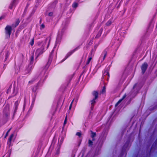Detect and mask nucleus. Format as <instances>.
<instances>
[{"instance_id": "obj_1", "label": "nucleus", "mask_w": 157, "mask_h": 157, "mask_svg": "<svg viewBox=\"0 0 157 157\" xmlns=\"http://www.w3.org/2000/svg\"><path fill=\"white\" fill-rule=\"evenodd\" d=\"M92 94L94 97L90 101L91 105V111L93 110L94 106L96 102V100L98 98L99 93L98 91L94 90L92 92Z\"/></svg>"}, {"instance_id": "obj_2", "label": "nucleus", "mask_w": 157, "mask_h": 157, "mask_svg": "<svg viewBox=\"0 0 157 157\" xmlns=\"http://www.w3.org/2000/svg\"><path fill=\"white\" fill-rule=\"evenodd\" d=\"M47 40V39H46L45 41L40 43V55L43 54L48 48L49 45V44H48L46 48H45Z\"/></svg>"}, {"instance_id": "obj_3", "label": "nucleus", "mask_w": 157, "mask_h": 157, "mask_svg": "<svg viewBox=\"0 0 157 157\" xmlns=\"http://www.w3.org/2000/svg\"><path fill=\"white\" fill-rule=\"evenodd\" d=\"M12 29L11 27L9 25H7L5 28V33L6 37L7 38L10 37L11 34Z\"/></svg>"}, {"instance_id": "obj_4", "label": "nucleus", "mask_w": 157, "mask_h": 157, "mask_svg": "<svg viewBox=\"0 0 157 157\" xmlns=\"http://www.w3.org/2000/svg\"><path fill=\"white\" fill-rule=\"evenodd\" d=\"M78 49V47L75 48L74 49L72 50L70 52H68L64 58L62 60V62L66 60L68 57L70 56L73 53H74L75 51H77Z\"/></svg>"}, {"instance_id": "obj_5", "label": "nucleus", "mask_w": 157, "mask_h": 157, "mask_svg": "<svg viewBox=\"0 0 157 157\" xmlns=\"http://www.w3.org/2000/svg\"><path fill=\"white\" fill-rule=\"evenodd\" d=\"M148 67V64L147 62H144L142 65L141 67V68L142 71V73L143 75H144Z\"/></svg>"}, {"instance_id": "obj_6", "label": "nucleus", "mask_w": 157, "mask_h": 157, "mask_svg": "<svg viewBox=\"0 0 157 157\" xmlns=\"http://www.w3.org/2000/svg\"><path fill=\"white\" fill-rule=\"evenodd\" d=\"M107 51L106 49L103 51L100 57V59L101 60V62H102L104 60L107 56Z\"/></svg>"}, {"instance_id": "obj_7", "label": "nucleus", "mask_w": 157, "mask_h": 157, "mask_svg": "<svg viewBox=\"0 0 157 157\" xmlns=\"http://www.w3.org/2000/svg\"><path fill=\"white\" fill-rule=\"evenodd\" d=\"M53 51L52 50L50 54L49 57L48 59V62L46 65V67H48L50 65L52 60L53 56L52 54V52H53Z\"/></svg>"}, {"instance_id": "obj_8", "label": "nucleus", "mask_w": 157, "mask_h": 157, "mask_svg": "<svg viewBox=\"0 0 157 157\" xmlns=\"http://www.w3.org/2000/svg\"><path fill=\"white\" fill-rule=\"evenodd\" d=\"M106 75L108 76V77L107 78V80H108L110 76L109 71L107 70L104 69L103 71L102 77H103L104 78H105Z\"/></svg>"}, {"instance_id": "obj_9", "label": "nucleus", "mask_w": 157, "mask_h": 157, "mask_svg": "<svg viewBox=\"0 0 157 157\" xmlns=\"http://www.w3.org/2000/svg\"><path fill=\"white\" fill-rule=\"evenodd\" d=\"M130 140H128L124 144L122 147V151H125L128 147L129 146L130 143Z\"/></svg>"}, {"instance_id": "obj_10", "label": "nucleus", "mask_w": 157, "mask_h": 157, "mask_svg": "<svg viewBox=\"0 0 157 157\" xmlns=\"http://www.w3.org/2000/svg\"><path fill=\"white\" fill-rule=\"evenodd\" d=\"M103 30V29L102 28H101L100 29L98 33L95 37V38L98 39L101 36Z\"/></svg>"}, {"instance_id": "obj_11", "label": "nucleus", "mask_w": 157, "mask_h": 157, "mask_svg": "<svg viewBox=\"0 0 157 157\" xmlns=\"http://www.w3.org/2000/svg\"><path fill=\"white\" fill-rule=\"evenodd\" d=\"M91 137L92 138V140L94 141L95 140V139L94 137H95L96 136V133L95 132H94L92 131H91Z\"/></svg>"}, {"instance_id": "obj_12", "label": "nucleus", "mask_w": 157, "mask_h": 157, "mask_svg": "<svg viewBox=\"0 0 157 157\" xmlns=\"http://www.w3.org/2000/svg\"><path fill=\"white\" fill-rule=\"evenodd\" d=\"M14 136V134H12L10 136L9 138L8 139V144L10 145L11 142L12 140V139Z\"/></svg>"}, {"instance_id": "obj_13", "label": "nucleus", "mask_w": 157, "mask_h": 157, "mask_svg": "<svg viewBox=\"0 0 157 157\" xmlns=\"http://www.w3.org/2000/svg\"><path fill=\"white\" fill-rule=\"evenodd\" d=\"M126 96L127 95L126 94H124L122 98L121 99H119L117 101L118 103L120 104L122 101L126 98Z\"/></svg>"}, {"instance_id": "obj_14", "label": "nucleus", "mask_w": 157, "mask_h": 157, "mask_svg": "<svg viewBox=\"0 0 157 157\" xmlns=\"http://www.w3.org/2000/svg\"><path fill=\"white\" fill-rule=\"evenodd\" d=\"M106 92V87L105 86H104L101 90L100 91V93L102 94H104Z\"/></svg>"}, {"instance_id": "obj_15", "label": "nucleus", "mask_w": 157, "mask_h": 157, "mask_svg": "<svg viewBox=\"0 0 157 157\" xmlns=\"http://www.w3.org/2000/svg\"><path fill=\"white\" fill-rule=\"evenodd\" d=\"M19 103L18 101H16L15 103V109L14 112L16 111L17 109V106L18 105Z\"/></svg>"}, {"instance_id": "obj_16", "label": "nucleus", "mask_w": 157, "mask_h": 157, "mask_svg": "<svg viewBox=\"0 0 157 157\" xmlns=\"http://www.w3.org/2000/svg\"><path fill=\"white\" fill-rule=\"evenodd\" d=\"M93 140L89 139L88 140V144L89 147H92L93 145Z\"/></svg>"}, {"instance_id": "obj_17", "label": "nucleus", "mask_w": 157, "mask_h": 157, "mask_svg": "<svg viewBox=\"0 0 157 157\" xmlns=\"http://www.w3.org/2000/svg\"><path fill=\"white\" fill-rule=\"evenodd\" d=\"M60 40H61L60 38L59 37H57V38L56 40V44H59L60 42Z\"/></svg>"}, {"instance_id": "obj_18", "label": "nucleus", "mask_w": 157, "mask_h": 157, "mask_svg": "<svg viewBox=\"0 0 157 157\" xmlns=\"http://www.w3.org/2000/svg\"><path fill=\"white\" fill-rule=\"evenodd\" d=\"M112 21L111 20H108V21L106 23V25L107 26H110L111 24H112Z\"/></svg>"}, {"instance_id": "obj_19", "label": "nucleus", "mask_w": 157, "mask_h": 157, "mask_svg": "<svg viewBox=\"0 0 157 157\" xmlns=\"http://www.w3.org/2000/svg\"><path fill=\"white\" fill-rule=\"evenodd\" d=\"M16 0H14L12 2L10 5L9 6V8L10 9H12L13 8V6L14 5V3L15 2Z\"/></svg>"}, {"instance_id": "obj_20", "label": "nucleus", "mask_w": 157, "mask_h": 157, "mask_svg": "<svg viewBox=\"0 0 157 157\" xmlns=\"http://www.w3.org/2000/svg\"><path fill=\"white\" fill-rule=\"evenodd\" d=\"M72 7L73 8H76L78 7V4L77 2H74L72 4Z\"/></svg>"}, {"instance_id": "obj_21", "label": "nucleus", "mask_w": 157, "mask_h": 157, "mask_svg": "<svg viewBox=\"0 0 157 157\" xmlns=\"http://www.w3.org/2000/svg\"><path fill=\"white\" fill-rule=\"evenodd\" d=\"M60 152V147H59L56 150V154L58 155L59 154Z\"/></svg>"}, {"instance_id": "obj_22", "label": "nucleus", "mask_w": 157, "mask_h": 157, "mask_svg": "<svg viewBox=\"0 0 157 157\" xmlns=\"http://www.w3.org/2000/svg\"><path fill=\"white\" fill-rule=\"evenodd\" d=\"M91 59L92 58L91 57L89 58L86 62V65H87L89 64Z\"/></svg>"}, {"instance_id": "obj_23", "label": "nucleus", "mask_w": 157, "mask_h": 157, "mask_svg": "<svg viewBox=\"0 0 157 157\" xmlns=\"http://www.w3.org/2000/svg\"><path fill=\"white\" fill-rule=\"evenodd\" d=\"M76 135L78 136L79 137H80L81 136V132H77L76 133Z\"/></svg>"}, {"instance_id": "obj_24", "label": "nucleus", "mask_w": 157, "mask_h": 157, "mask_svg": "<svg viewBox=\"0 0 157 157\" xmlns=\"http://www.w3.org/2000/svg\"><path fill=\"white\" fill-rule=\"evenodd\" d=\"M67 116L65 117V120H64V121L63 124L64 125H65L66 124L67 122Z\"/></svg>"}, {"instance_id": "obj_25", "label": "nucleus", "mask_w": 157, "mask_h": 157, "mask_svg": "<svg viewBox=\"0 0 157 157\" xmlns=\"http://www.w3.org/2000/svg\"><path fill=\"white\" fill-rule=\"evenodd\" d=\"M45 25L43 24H42L40 26V29H43L45 28Z\"/></svg>"}, {"instance_id": "obj_26", "label": "nucleus", "mask_w": 157, "mask_h": 157, "mask_svg": "<svg viewBox=\"0 0 157 157\" xmlns=\"http://www.w3.org/2000/svg\"><path fill=\"white\" fill-rule=\"evenodd\" d=\"M8 56H9V52H7L6 55V57H5V61H6L7 60V59L8 57Z\"/></svg>"}, {"instance_id": "obj_27", "label": "nucleus", "mask_w": 157, "mask_h": 157, "mask_svg": "<svg viewBox=\"0 0 157 157\" xmlns=\"http://www.w3.org/2000/svg\"><path fill=\"white\" fill-rule=\"evenodd\" d=\"M11 129V128H10V129H9L8 130V131L7 132L4 138H6V137L8 136V133L9 132H10V131Z\"/></svg>"}, {"instance_id": "obj_28", "label": "nucleus", "mask_w": 157, "mask_h": 157, "mask_svg": "<svg viewBox=\"0 0 157 157\" xmlns=\"http://www.w3.org/2000/svg\"><path fill=\"white\" fill-rule=\"evenodd\" d=\"M73 101H74V100H73L72 101H71V104L70 105V106H69V110H71V107H72V104H73Z\"/></svg>"}, {"instance_id": "obj_29", "label": "nucleus", "mask_w": 157, "mask_h": 157, "mask_svg": "<svg viewBox=\"0 0 157 157\" xmlns=\"http://www.w3.org/2000/svg\"><path fill=\"white\" fill-rule=\"evenodd\" d=\"M74 75V74L70 76H69V80L70 81L72 79V78H73V76Z\"/></svg>"}, {"instance_id": "obj_30", "label": "nucleus", "mask_w": 157, "mask_h": 157, "mask_svg": "<svg viewBox=\"0 0 157 157\" xmlns=\"http://www.w3.org/2000/svg\"><path fill=\"white\" fill-rule=\"evenodd\" d=\"M19 22H20V21H19V20H17L16 22L15 27H16V26H17L18 25Z\"/></svg>"}, {"instance_id": "obj_31", "label": "nucleus", "mask_w": 157, "mask_h": 157, "mask_svg": "<svg viewBox=\"0 0 157 157\" xmlns=\"http://www.w3.org/2000/svg\"><path fill=\"white\" fill-rule=\"evenodd\" d=\"M37 86H35L33 87V91L34 92H36L37 90Z\"/></svg>"}, {"instance_id": "obj_32", "label": "nucleus", "mask_w": 157, "mask_h": 157, "mask_svg": "<svg viewBox=\"0 0 157 157\" xmlns=\"http://www.w3.org/2000/svg\"><path fill=\"white\" fill-rule=\"evenodd\" d=\"M89 118H91L92 117V112L91 111L89 112Z\"/></svg>"}, {"instance_id": "obj_33", "label": "nucleus", "mask_w": 157, "mask_h": 157, "mask_svg": "<svg viewBox=\"0 0 157 157\" xmlns=\"http://www.w3.org/2000/svg\"><path fill=\"white\" fill-rule=\"evenodd\" d=\"M53 13L52 12H50L49 13L48 15L49 16H53Z\"/></svg>"}, {"instance_id": "obj_34", "label": "nucleus", "mask_w": 157, "mask_h": 157, "mask_svg": "<svg viewBox=\"0 0 157 157\" xmlns=\"http://www.w3.org/2000/svg\"><path fill=\"white\" fill-rule=\"evenodd\" d=\"M63 140H64L63 137H62L60 139V142L61 143V144H62V143H63Z\"/></svg>"}, {"instance_id": "obj_35", "label": "nucleus", "mask_w": 157, "mask_h": 157, "mask_svg": "<svg viewBox=\"0 0 157 157\" xmlns=\"http://www.w3.org/2000/svg\"><path fill=\"white\" fill-rule=\"evenodd\" d=\"M34 41L33 39V40H32V41H31V42L30 43V44L32 46V45H33V44H34Z\"/></svg>"}, {"instance_id": "obj_36", "label": "nucleus", "mask_w": 157, "mask_h": 157, "mask_svg": "<svg viewBox=\"0 0 157 157\" xmlns=\"http://www.w3.org/2000/svg\"><path fill=\"white\" fill-rule=\"evenodd\" d=\"M11 89V87H10L7 91V93H9V91H10Z\"/></svg>"}, {"instance_id": "obj_37", "label": "nucleus", "mask_w": 157, "mask_h": 157, "mask_svg": "<svg viewBox=\"0 0 157 157\" xmlns=\"http://www.w3.org/2000/svg\"><path fill=\"white\" fill-rule=\"evenodd\" d=\"M98 45H95L94 46V48L95 49V50L97 49V48L98 47Z\"/></svg>"}, {"instance_id": "obj_38", "label": "nucleus", "mask_w": 157, "mask_h": 157, "mask_svg": "<svg viewBox=\"0 0 157 157\" xmlns=\"http://www.w3.org/2000/svg\"><path fill=\"white\" fill-rule=\"evenodd\" d=\"M119 104V103H118V102H117V103L115 104V106H117Z\"/></svg>"}, {"instance_id": "obj_39", "label": "nucleus", "mask_w": 157, "mask_h": 157, "mask_svg": "<svg viewBox=\"0 0 157 157\" xmlns=\"http://www.w3.org/2000/svg\"><path fill=\"white\" fill-rule=\"evenodd\" d=\"M81 142H80L79 143V144H78V146H80V144H81Z\"/></svg>"}, {"instance_id": "obj_40", "label": "nucleus", "mask_w": 157, "mask_h": 157, "mask_svg": "<svg viewBox=\"0 0 157 157\" xmlns=\"http://www.w3.org/2000/svg\"><path fill=\"white\" fill-rule=\"evenodd\" d=\"M15 92V88H14L13 89V93H14Z\"/></svg>"}, {"instance_id": "obj_41", "label": "nucleus", "mask_w": 157, "mask_h": 157, "mask_svg": "<svg viewBox=\"0 0 157 157\" xmlns=\"http://www.w3.org/2000/svg\"><path fill=\"white\" fill-rule=\"evenodd\" d=\"M38 50H37L36 51V53H37V52H38Z\"/></svg>"}, {"instance_id": "obj_42", "label": "nucleus", "mask_w": 157, "mask_h": 157, "mask_svg": "<svg viewBox=\"0 0 157 157\" xmlns=\"http://www.w3.org/2000/svg\"><path fill=\"white\" fill-rule=\"evenodd\" d=\"M8 109H9V108H8V107H7V109L8 110Z\"/></svg>"}, {"instance_id": "obj_43", "label": "nucleus", "mask_w": 157, "mask_h": 157, "mask_svg": "<svg viewBox=\"0 0 157 157\" xmlns=\"http://www.w3.org/2000/svg\"><path fill=\"white\" fill-rule=\"evenodd\" d=\"M153 146V145H152V147H151V149H152V147Z\"/></svg>"}, {"instance_id": "obj_44", "label": "nucleus", "mask_w": 157, "mask_h": 157, "mask_svg": "<svg viewBox=\"0 0 157 157\" xmlns=\"http://www.w3.org/2000/svg\"><path fill=\"white\" fill-rule=\"evenodd\" d=\"M16 93H15V94L14 95H16Z\"/></svg>"}, {"instance_id": "obj_45", "label": "nucleus", "mask_w": 157, "mask_h": 157, "mask_svg": "<svg viewBox=\"0 0 157 157\" xmlns=\"http://www.w3.org/2000/svg\"><path fill=\"white\" fill-rule=\"evenodd\" d=\"M33 58H32V60H33Z\"/></svg>"}, {"instance_id": "obj_46", "label": "nucleus", "mask_w": 157, "mask_h": 157, "mask_svg": "<svg viewBox=\"0 0 157 157\" xmlns=\"http://www.w3.org/2000/svg\"><path fill=\"white\" fill-rule=\"evenodd\" d=\"M131 100V99H130V101H129L130 102V101Z\"/></svg>"}, {"instance_id": "obj_47", "label": "nucleus", "mask_w": 157, "mask_h": 157, "mask_svg": "<svg viewBox=\"0 0 157 157\" xmlns=\"http://www.w3.org/2000/svg\"><path fill=\"white\" fill-rule=\"evenodd\" d=\"M39 54H38L37 56H38L39 55Z\"/></svg>"}, {"instance_id": "obj_48", "label": "nucleus", "mask_w": 157, "mask_h": 157, "mask_svg": "<svg viewBox=\"0 0 157 157\" xmlns=\"http://www.w3.org/2000/svg\"><path fill=\"white\" fill-rule=\"evenodd\" d=\"M1 19V18H0V20Z\"/></svg>"}]
</instances>
